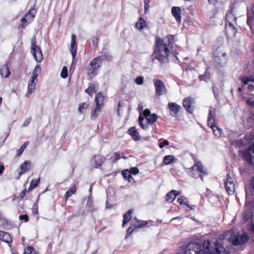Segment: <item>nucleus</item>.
<instances>
[{"mask_svg": "<svg viewBox=\"0 0 254 254\" xmlns=\"http://www.w3.org/2000/svg\"><path fill=\"white\" fill-rule=\"evenodd\" d=\"M249 149H250V151L254 154V143L250 147Z\"/></svg>", "mask_w": 254, "mask_h": 254, "instance_id": "64", "label": "nucleus"}, {"mask_svg": "<svg viewBox=\"0 0 254 254\" xmlns=\"http://www.w3.org/2000/svg\"><path fill=\"white\" fill-rule=\"evenodd\" d=\"M194 100L191 98H186L183 100V104L186 111L189 113L193 112V104Z\"/></svg>", "mask_w": 254, "mask_h": 254, "instance_id": "11", "label": "nucleus"}, {"mask_svg": "<svg viewBox=\"0 0 254 254\" xmlns=\"http://www.w3.org/2000/svg\"><path fill=\"white\" fill-rule=\"evenodd\" d=\"M36 12V9L33 7L28 11L24 16L26 17L27 19L29 21V22L31 23L35 18Z\"/></svg>", "mask_w": 254, "mask_h": 254, "instance_id": "21", "label": "nucleus"}, {"mask_svg": "<svg viewBox=\"0 0 254 254\" xmlns=\"http://www.w3.org/2000/svg\"><path fill=\"white\" fill-rule=\"evenodd\" d=\"M175 199V190H171L166 195V201L168 202H172Z\"/></svg>", "mask_w": 254, "mask_h": 254, "instance_id": "30", "label": "nucleus"}, {"mask_svg": "<svg viewBox=\"0 0 254 254\" xmlns=\"http://www.w3.org/2000/svg\"><path fill=\"white\" fill-rule=\"evenodd\" d=\"M112 59V56L107 53L103 54L93 59L90 63L89 67L87 68V74L88 75H96L97 70L100 67L103 62L104 61L110 62Z\"/></svg>", "mask_w": 254, "mask_h": 254, "instance_id": "2", "label": "nucleus"}, {"mask_svg": "<svg viewBox=\"0 0 254 254\" xmlns=\"http://www.w3.org/2000/svg\"><path fill=\"white\" fill-rule=\"evenodd\" d=\"M202 247L205 249L206 253L210 254H229V252L220 243H215L214 248L213 249L211 242L207 241L203 243Z\"/></svg>", "mask_w": 254, "mask_h": 254, "instance_id": "4", "label": "nucleus"}, {"mask_svg": "<svg viewBox=\"0 0 254 254\" xmlns=\"http://www.w3.org/2000/svg\"><path fill=\"white\" fill-rule=\"evenodd\" d=\"M102 108L99 106H95V109L91 112L90 118L91 120H94L97 118Z\"/></svg>", "mask_w": 254, "mask_h": 254, "instance_id": "29", "label": "nucleus"}, {"mask_svg": "<svg viewBox=\"0 0 254 254\" xmlns=\"http://www.w3.org/2000/svg\"><path fill=\"white\" fill-rule=\"evenodd\" d=\"M131 222L132 223V226H133L134 228H141L148 224V222L147 221H143L141 220H136L135 223H134L133 220H132Z\"/></svg>", "mask_w": 254, "mask_h": 254, "instance_id": "25", "label": "nucleus"}, {"mask_svg": "<svg viewBox=\"0 0 254 254\" xmlns=\"http://www.w3.org/2000/svg\"><path fill=\"white\" fill-rule=\"evenodd\" d=\"M113 155L115 158L114 161H117L121 158L120 153L118 152H114Z\"/></svg>", "mask_w": 254, "mask_h": 254, "instance_id": "58", "label": "nucleus"}, {"mask_svg": "<svg viewBox=\"0 0 254 254\" xmlns=\"http://www.w3.org/2000/svg\"><path fill=\"white\" fill-rule=\"evenodd\" d=\"M98 39L97 37H95L92 40V43L94 46L97 47L98 45Z\"/></svg>", "mask_w": 254, "mask_h": 254, "instance_id": "60", "label": "nucleus"}, {"mask_svg": "<svg viewBox=\"0 0 254 254\" xmlns=\"http://www.w3.org/2000/svg\"><path fill=\"white\" fill-rule=\"evenodd\" d=\"M127 132L134 141H138L140 140V137L139 134L135 127H130Z\"/></svg>", "mask_w": 254, "mask_h": 254, "instance_id": "18", "label": "nucleus"}, {"mask_svg": "<svg viewBox=\"0 0 254 254\" xmlns=\"http://www.w3.org/2000/svg\"><path fill=\"white\" fill-rule=\"evenodd\" d=\"M130 174L136 175L139 173V169L137 167H131L130 169Z\"/></svg>", "mask_w": 254, "mask_h": 254, "instance_id": "53", "label": "nucleus"}, {"mask_svg": "<svg viewBox=\"0 0 254 254\" xmlns=\"http://www.w3.org/2000/svg\"><path fill=\"white\" fill-rule=\"evenodd\" d=\"M247 103L250 106H254V100L252 98H249L247 100Z\"/></svg>", "mask_w": 254, "mask_h": 254, "instance_id": "59", "label": "nucleus"}, {"mask_svg": "<svg viewBox=\"0 0 254 254\" xmlns=\"http://www.w3.org/2000/svg\"><path fill=\"white\" fill-rule=\"evenodd\" d=\"M19 218L21 220H24L25 222H27L29 220L28 216L26 214L20 215Z\"/></svg>", "mask_w": 254, "mask_h": 254, "instance_id": "55", "label": "nucleus"}, {"mask_svg": "<svg viewBox=\"0 0 254 254\" xmlns=\"http://www.w3.org/2000/svg\"><path fill=\"white\" fill-rule=\"evenodd\" d=\"M213 55L214 62L217 67H223L226 65L228 59L226 52L218 47L214 52Z\"/></svg>", "mask_w": 254, "mask_h": 254, "instance_id": "5", "label": "nucleus"}, {"mask_svg": "<svg viewBox=\"0 0 254 254\" xmlns=\"http://www.w3.org/2000/svg\"><path fill=\"white\" fill-rule=\"evenodd\" d=\"M0 240L8 244L11 243L12 241V237L8 233L0 230Z\"/></svg>", "mask_w": 254, "mask_h": 254, "instance_id": "16", "label": "nucleus"}, {"mask_svg": "<svg viewBox=\"0 0 254 254\" xmlns=\"http://www.w3.org/2000/svg\"><path fill=\"white\" fill-rule=\"evenodd\" d=\"M122 175L124 178L128 179V182H131L130 179H132V177L130 174V172H129L127 170H123L122 171Z\"/></svg>", "mask_w": 254, "mask_h": 254, "instance_id": "41", "label": "nucleus"}, {"mask_svg": "<svg viewBox=\"0 0 254 254\" xmlns=\"http://www.w3.org/2000/svg\"><path fill=\"white\" fill-rule=\"evenodd\" d=\"M225 189L229 195L233 194L235 191V184L233 179L229 174H227L226 180L224 181Z\"/></svg>", "mask_w": 254, "mask_h": 254, "instance_id": "9", "label": "nucleus"}, {"mask_svg": "<svg viewBox=\"0 0 254 254\" xmlns=\"http://www.w3.org/2000/svg\"><path fill=\"white\" fill-rule=\"evenodd\" d=\"M24 254H39L32 246H28L24 249Z\"/></svg>", "mask_w": 254, "mask_h": 254, "instance_id": "32", "label": "nucleus"}, {"mask_svg": "<svg viewBox=\"0 0 254 254\" xmlns=\"http://www.w3.org/2000/svg\"><path fill=\"white\" fill-rule=\"evenodd\" d=\"M181 13L182 10L181 7L176 6V20L179 23H180L181 21Z\"/></svg>", "mask_w": 254, "mask_h": 254, "instance_id": "36", "label": "nucleus"}, {"mask_svg": "<svg viewBox=\"0 0 254 254\" xmlns=\"http://www.w3.org/2000/svg\"><path fill=\"white\" fill-rule=\"evenodd\" d=\"M174 44V35H169L163 39L156 37L154 46V51L151 55L152 61L157 60L161 64L168 62L170 51Z\"/></svg>", "mask_w": 254, "mask_h": 254, "instance_id": "1", "label": "nucleus"}, {"mask_svg": "<svg viewBox=\"0 0 254 254\" xmlns=\"http://www.w3.org/2000/svg\"><path fill=\"white\" fill-rule=\"evenodd\" d=\"M76 50L77 47L76 45V36L74 34H72L70 43V52L73 60L75 57L76 54Z\"/></svg>", "mask_w": 254, "mask_h": 254, "instance_id": "15", "label": "nucleus"}, {"mask_svg": "<svg viewBox=\"0 0 254 254\" xmlns=\"http://www.w3.org/2000/svg\"><path fill=\"white\" fill-rule=\"evenodd\" d=\"M4 169V167L3 165H1L0 164V174H1L3 173V171Z\"/></svg>", "mask_w": 254, "mask_h": 254, "instance_id": "63", "label": "nucleus"}, {"mask_svg": "<svg viewBox=\"0 0 254 254\" xmlns=\"http://www.w3.org/2000/svg\"><path fill=\"white\" fill-rule=\"evenodd\" d=\"M29 144L28 141H26L24 143L21 145L20 148L17 150V156H20L24 152V150L26 148L27 146Z\"/></svg>", "mask_w": 254, "mask_h": 254, "instance_id": "38", "label": "nucleus"}, {"mask_svg": "<svg viewBox=\"0 0 254 254\" xmlns=\"http://www.w3.org/2000/svg\"><path fill=\"white\" fill-rule=\"evenodd\" d=\"M242 81L245 85H248L249 89H252L254 87L253 83H254V76H244L242 78Z\"/></svg>", "mask_w": 254, "mask_h": 254, "instance_id": "17", "label": "nucleus"}, {"mask_svg": "<svg viewBox=\"0 0 254 254\" xmlns=\"http://www.w3.org/2000/svg\"><path fill=\"white\" fill-rule=\"evenodd\" d=\"M215 110L214 108H211L209 110V114L208 116L207 125L211 128H214L215 126Z\"/></svg>", "mask_w": 254, "mask_h": 254, "instance_id": "10", "label": "nucleus"}, {"mask_svg": "<svg viewBox=\"0 0 254 254\" xmlns=\"http://www.w3.org/2000/svg\"><path fill=\"white\" fill-rule=\"evenodd\" d=\"M177 202L181 205H185L188 207H189L188 199L186 197L184 196H181L180 197H179L177 199Z\"/></svg>", "mask_w": 254, "mask_h": 254, "instance_id": "35", "label": "nucleus"}, {"mask_svg": "<svg viewBox=\"0 0 254 254\" xmlns=\"http://www.w3.org/2000/svg\"><path fill=\"white\" fill-rule=\"evenodd\" d=\"M9 64H10L9 61H8L0 67V74L2 77L6 78L9 76L11 73L9 69Z\"/></svg>", "mask_w": 254, "mask_h": 254, "instance_id": "14", "label": "nucleus"}, {"mask_svg": "<svg viewBox=\"0 0 254 254\" xmlns=\"http://www.w3.org/2000/svg\"><path fill=\"white\" fill-rule=\"evenodd\" d=\"M41 70V68L40 65H38V64L36 65L32 72V74L31 76V78H32V79L37 80V77L40 73Z\"/></svg>", "mask_w": 254, "mask_h": 254, "instance_id": "28", "label": "nucleus"}, {"mask_svg": "<svg viewBox=\"0 0 254 254\" xmlns=\"http://www.w3.org/2000/svg\"><path fill=\"white\" fill-rule=\"evenodd\" d=\"M132 210L130 209L128 210L124 215V220L123 223V226L124 227L126 225L130 220L131 218V214L132 213Z\"/></svg>", "mask_w": 254, "mask_h": 254, "instance_id": "26", "label": "nucleus"}, {"mask_svg": "<svg viewBox=\"0 0 254 254\" xmlns=\"http://www.w3.org/2000/svg\"><path fill=\"white\" fill-rule=\"evenodd\" d=\"M242 158L244 160L250 165H253L254 162L253 160L254 159L253 155H252L250 149H247L242 151Z\"/></svg>", "mask_w": 254, "mask_h": 254, "instance_id": "12", "label": "nucleus"}, {"mask_svg": "<svg viewBox=\"0 0 254 254\" xmlns=\"http://www.w3.org/2000/svg\"><path fill=\"white\" fill-rule=\"evenodd\" d=\"M144 3V11L146 13L149 8L150 0H143Z\"/></svg>", "mask_w": 254, "mask_h": 254, "instance_id": "52", "label": "nucleus"}, {"mask_svg": "<svg viewBox=\"0 0 254 254\" xmlns=\"http://www.w3.org/2000/svg\"><path fill=\"white\" fill-rule=\"evenodd\" d=\"M233 231H228L220 237V239H227L231 241L234 246L241 245L246 243L248 241V237L245 235H232Z\"/></svg>", "mask_w": 254, "mask_h": 254, "instance_id": "3", "label": "nucleus"}, {"mask_svg": "<svg viewBox=\"0 0 254 254\" xmlns=\"http://www.w3.org/2000/svg\"><path fill=\"white\" fill-rule=\"evenodd\" d=\"M145 26V21L142 18L140 17L139 21L136 24V28L139 30H142Z\"/></svg>", "mask_w": 254, "mask_h": 254, "instance_id": "34", "label": "nucleus"}, {"mask_svg": "<svg viewBox=\"0 0 254 254\" xmlns=\"http://www.w3.org/2000/svg\"><path fill=\"white\" fill-rule=\"evenodd\" d=\"M151 114H150V111L149 109H145L144 112H143V116H144V118H146L147 119V117H149V116H150Z\"/></svg>", "mask_w": 254, "mask_h": 254, "instance_id": "56", "label": "nucleus"}, {"mask_svg": "<svg viewBox=\"0 0 254 254\" xmlns=\"http://www.w3.org/2000/svg\"><path fill=\"white\" fill-rule=\"evenodd\" d=\"M144 82V77L142 76H139L135 79V83L137 85H142Z\"/></svg>", "mask_w": 254, "mask_h": 254, "instance_id": "50", "label": "nucleus"}, {"mask_svg": "<svg viewBox=\"0 0 254 254\" xmlns=\"http://www.w3.org/2000/svg\"><path fill=\"white\" fill-rule=\"evenodd\" d=\"M31 121V118H29L26 119L22 125V127H27L29 125Z\"/></svg>", "mask_w": 254, "mask_h": 254, "instance_id": "57", "label": "nucleus"}, {"mask_svg": "<svg viewBox=\"0 0 254 254\" xmlns=\"http://www.w3.org/2000/svg\"><path fill=\"white\" fill-rule=\"evenodd\" d=\"M40 181V178L37 179V180H33L31 183L30 186L29 187V190H32L34 188H35L39 184Z\"/></svg>", "mask_w": 254, "mask_h": 254, "instance_id": "44", "label": "nucleus"}, {"mask_svg": "<svg viewBox=\"0 0 254 254\" xmlns=\"http://www.w3.org/2000/svg\"><path fill=\"white\" fill-rule=\"evenodd\" d=\"M26 190H23L20 193V197L21 198V199H23V197H24L25 194H26Z\"/></svg>", "mask_w": 254, "mask_h": 254, "instance_id": "61", "label": "nucleus"}, {"mask_svg": "<svg viewBox=\"0 0 254 254\" xmlns=\"http://www.w3.org/2000/svg\"><path fill=\"white\" fill-rule=\"evenodd\" d=\"M106 158L101 156L94 155L92 157L90 160L91 163L94 164V167L98 168L102 165V164L105 161Z\"/></svg>", "mask_w": 254, "mask_h": 254, "instance_id": "13", "label": "nucleus"}, {"mask_svg": "<svg viewBox=\"0 0 254 254\" xmlns=\"http://www.w3.org/2000/svg\"><path fill=\"white\" fill-rule=\"evenodd\" d=\"M98 85L94 83H90L88 88L85 92L90 96H92L93 93H96L98 90Z\"/></svg>", "mask_w": 254, "mask_h": 254, "instance_id": "23", "label": "nucleus"}, {"mask_svg": "<svg viewBox=\"0 0 254 254\" xmlns=\"http://www.w3.org/2000/svg\"><path fill=\"white\" fill-rule=\"evenodd\" d=\"M153 83L155 87V94L157 96H160L167 93L166 88L161 80L157 79H153Z\"/></svg>", "mask_w": 254, "mask_h": 254, "instance_id": "8", "label": "nucleus"}, {"mask_svg": "<svg viewBox=\"0 0 254 254\" xmlns=\"http://www.w3.org/2000/svg\"><path fill=\"white\" fill-rule=\"evenodd\" d=\"M191 169L193 170L196 169L201 173L207 174L206 171L203 169V165H202L200 161L196 162V164L192 166Z\"/></svg>", "mask_w": 254, "mask_h": 254, "instance_id": "27", "label": "nucleus"}, {"mask_svg": "<svg viewBox=\"0 0 254 254\" xmlns=\"http://www.w3.org/2000/svg\"><path fill=\"white\" fill-rule=\"evenodd\" d=\"M211 129L216 136L219 137L221 136L222 130L220 128L215 126L214 128L213 127V128Z\"/></svg>", "mask_w": 254, "mask_h": 254, "instance_id": "46", "label": "nucleus"}, {"mask_svg": "<svg viewBox=\"0 0 254 254\" xmlns=\"http://www.w3.org/2000/svg\"><path fill=\"white\" fill-rule=\"evenodd\" d=\"M169 141L167 140H164L163 141L161 142L159 144V147L162 148L165 145H169Z\"/></svg>", "mask_w": 254, "mask_h": 254, "instance_id": "54", "label": "nucleus"}, {"mask_svg": "<svg viewBox=\"0 0 254 254\" xmlns=\"http://www.w3.org/2000/svg\"><path fill=\"white\" fill-rule=\"evenodd\" d=\"M21 24L20 26H21L22 28H24L26 25L30 23L29 21L27 19L25 16L23 17L20 20Z\"/></svg>", "mask_w": 254, "mask_h": 254, "instance_id": "47", "label": "nucleus"}, {"mask_svg": "<svg viewBox=\"0 0 254 254\" xmlns=\"http://www.w3.org/2000/svg\"><path fill=\"white\" fill-rule=\"evenodd\" d=\"M31 162L30 161H25L21 165H20V172L19 173V175H21L22 174L26 173L31 168Z\"/></svg>", "mask_w": 254, "mask_h": 254, "instance_id": "20", "label": "nucleus"}, {"mask_svg": "<svg viewBox=\"0 0 254 254\" xmlns=\"http://www.w3.org/2000/svg\"><path fill=\"white\" fill-rule=\"evenodd\" d=\"M230 17H232L233 18L236 19L234 15L232 13V12L230 11H228L226 14V26H228L229 27L231 28L233 30H235V27L232 23L231 21L229 20Z\"/></svg>", "mask_w": 254, "mask_h": 254, "instance_id": "22", "label": "nucleus"}, {"mask_svg": "<svg viewBox=\"0 0 254 254\" xmlns=\"http://www.w3.org/2000/svg\"><path fill=\"white\" fill-rule=\"evenodd\" d=\"M217 0H208V2L210 4H213V5H215L217 3Z\"/></svg>", "mask_w": 254, "mask_h": 254, "instance_id": "62", "label": "nucleus"}, {"mask_svg": "<svg viewBox=\"0 0 254 254\" xmlns=\"http://www.w3.org/2000/svg\"><path fill=\"white\" fill-rule=\"evenodd\" d=\"M36 81H37V80L31 78V80L28 84L26 96H28V94H31L34 91L36 85Z\"/></svg>", "mask_w": 254, "mask_h": 254, "instance_id": "19", "label": "nucleus"}, {"mask_svg": "<svg viewBox=\"0 0 254 254\" xmlns=\"http://www.w3.org/2000/svg\"><path fill=\"white\" fill-rule=\"evenodd\" d=\"M136 228H134L133 226H132V223L131 222V225L128 228L127 231V235H126V238L127 237H128L130 234H132V233L133 232V231L136 229Z\"/></svg>", "mask_w": 254, "mask_h": 254, "instance_id": "51", "label": "nucleus"}, {"mask_svg": "<svg viewBox=\"0 0 254 254\" xmlns=\"http://www.w3.org/2000/svg\"><path fill=\"white\" fill-rule=\"evenodd\" d=\"M67 68L66 66H64L61 72V76L63 78H66L67 76Z\"/></svg>", "mask_w": 254, "mask_h": 254, "instance_id": "48", "label": "nucleus"}, {"mask_svg": "<svg viewBox=\"0 0 254 254\" xmlns=\"http://www.w3.org/2000/svg\"><path fill=\"white\" fill-rule=\"evenodd\" d=\"M76 190L75 187L73 186L71 187L69 190H68L64 194V197L65 198H68L69 197L71 196L72 194H73Z\"/></svg>", "mask_w": 254, "mask_h": 254, "instance_id": "43", "label": "nucleus"}, {"mask_svg": "<svg viewBox=\"0 0 254 254\" xmlns=\"http://www.w3.org/2000/svg\"><path fill=\"white\" fill-rule=\"evenodd\" d=\"M174 160V157L172 155H166L164 157L163 162L166 165H168L173 162Z\"/></svg>", "mask_w": 254, "mask_h": 254, "instance_id": "39", "label": "nucleus"}, {"mask_svg": "<svg viewBox=\"0 0 254 254\" xmlns=\"http://www.w3.org/2000/svg\"><path fill=\"white\" fill-rule=\"evenodd\" d=\"M157 119V116L156 114H152L147 117V122L150 124H152L155 123Z\"/></svg>", "mask_w": 254, "mask_h": 254, "instance_id": "40", "label": "nucleus"}, {"mask_svg": "<svg viewBox=\"0 0 254 254\" xmlns=\"http://www.w3.org/2000/svg\"><path fill=\"white\" fill-rule=\"evenodd\" d=\"M144 118L142 116V115H140L138 118V121L140 126L143 129H146L148 127L147 124H144Z\"/></svg>", "mask_w": 254, "mask_h": 254, "instance_id": "37", "label": "nucleus"}, {"mask_svg": "<svg viewBox=\"0 0 254 254\" xmlns=\"http://www.w3.org/2000/svg\"><path fill=\"white\" fill-rule=\"evenodd\" d=\"M168 107L170 111V114L172 116H175V103H169Z\"/></svg>", "mask_w": 254, "mask_h": 254, "instance_id": "49", "label": "nucleus"}, {"mask_svg": "<svg viewBox=\"0 0 254 254\" xmlns=\"http://www.w3.org/2000/svg\"><path fill=\"white\" fill-rule=\"evenodd\" d=\"M205 251L201 249V245L198 243L191 242L186 247L184 254H204Z\"/></svg>", "mask_w": 254, "mask_h": 254, "instance_id": "7", "label": "nucleus"}, {"mask_svg": "<svg viewBox=\"0 0 254 254\" xmlns=\"http://www.w3.org/2000/svg\"><path fill=\"white\" fill-rule=\"evenodd\" d=\"M88 104L86 103H80L78 106V111L80 113H83L84 111L87 108Z\"/></svg>", "mask_w": 254, "mask_h": 254, "instance_id": "42", "label": "nucleus"}, {"mask_svg": "<svg viewBox=\"0 0 254 254\" xmlns=\"http://www.w3.org/2000/svg\"><path fill=\"white\" fill-rule=\"evenodd\" d=\"M86 206L88 207L89 211L93 212L95 209L94 207L93 201L90 196H89L86 203Z\"/></svg>", "mask_w": 254, "mask_h": 254, "instance_id": "33", "label": "nucleus"}, {"mask_svg": "<svg viewBox=\"0 0 254 254\" xmlns=\"http://www.w3.org/2000/svg\"><path fill=\"white\" fill-rule=\"evenodd\" d=\"M31 52L34 60L38 63H41L43 60V55L40 47L37 46L35 37L31 40Z\"/></svg>", "mask_w": 254, "mask_h": 254, "instance_id": "6", "label": "nucleus"}, {"mask_svg": "<svg viewBox=\"0 0 254 254\" xmlns=\"http://www.w3.org/2000/svg\"><path fill=\"white\" fill-rule=\"evenodd\" d=\"M104 97L102 95V93H98L95 98V104L96 106H99V107L103 108V101Z\"/></svg>", "mask_w": 254, "mask_h": 254, "instance_id": "24", "label": "nucleus"}, {"mask_svg": "<svg viewBox=\"0 0 254 254\" xmlns=\"http://www.w3.org/2000/svg\"><path fill=\"white\" fill-rule=\"evenodd\" d=\"M253 213L250 210H246L243 214V219L244 221H247L252 219Z\"/></svg>", "mask_w": 254, "mask_h": 254, "instance_id": "31", "label": "nucleus"}, {"mask_svg": "<svg viewBox=\"0 0 254 254\" xmlns=\"http://www.w3.org/2000/svg\"><path fill=\"white\" fill-rule=\"evenodd\" d=\"M198 78L200 81H206L210 78V75L208 73L205 72L204 74L199 75Z\"/></svg>", "mask_w": 254, "mask_h": 254, "instance_id": "45", "label": "nucleus"}]
</instances>
